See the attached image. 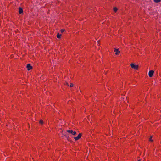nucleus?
I'll list each match as a JSON object with an SVG mask.
<instances>
[{
    "label": "nucleus",
    "instance_id": "nucleus-14",
    "mask_svg": "<svg viewBox=\"0 0 161 161\" xmlns=\"http://www.w3.org/2000/svg\"><path fill=\"white\" fill-rule=\"evenodd\" d=\"M65 137L68 140L69 138V137L65 135Z\"/></svg>",
    "mask_w": 161,
    "mask_h": 161
},
{
    "label": "nucleus",
    "instance_id": "nucleus-5",
    "mask_svg": "<svg viewBox=\"0 0 161 161\" xmlns=\"http://www.w3.org/2000/svg\"><path fill=\"white\" fill-rule=\"evenodd\" d=\"M26 67L28 70H30L32 68V67L31 66V65L30 64H27Z\"/></svg>",
    "mask_w": 161,
    "mask_h": 161
},
{
    "label": "nucleus",
    "instance_id": "nucleus-15",
    "mask_svg": "<svg viewBox=\"0 0 161 161\" xmlns=\"http://www.w3.org/2000/svg\"><path fill=\"white\" fill-rule=\"evenodd\" d=\"M70 86V87H73V84L72 83H71Z\"/></svg>",
    "mask_w": 161,
    "mask_h": 161
},
{
    "label": "nucleus",
    "instance_id": "nucleus-7",
    "mask_svg": "<svg viewBox=\"0 0 161 161\" xmlns=\"http://www.w3.org/2000/svg\"><path fill=\"white\" fill-rule=\"evenodd\" d=\"M114 51L116 52L115 54L116 55L118 54V53L119 52V49H118L114 48Z\"/></svg>",
    "mask_w": 161,
    "mask_h": 161
},
{
    "label": "nucleus",
    "instance_id": "nucleus-8",
    "mask_svg": "<svg viewBox=\"0 0 161 161\" xmlns=\"http://www.w3.org/2000/svg\"><path fill=\"white\" fill-rule=\"evenodd\" d=\"M61 36V34H59V33H58L57 35V37L58 38L60 39V38Z\"/></svg>",
    "mask_w": 161,
    "mask_h": 161
},
{
    "label": "nucleus",
    "instance_id": "nucleus-1",
    "mask_svg": "<svg viewBox=\"0 0 161 161\" xmlns=\"http://www.w3.org/2000/svg\"><path fill=\"white\" fill-rule=\"evenodd\" d=\"M130 66L132 68L136 70H137L138 68V65H135L133 63L131 64Z\"/></svg>",
    "mask_w": 161,
    "mask_h": 161
},
{
    "label": "nucleus",
    "instance_id": "nucleus-17",
    "mask_svg": "<svg viewBox=\"0 0 161 161\" xmlns=\"http://www.w3.org/2000/svg\"><path fill=\"white\" fill-rule=\"evenodd\" d=\"M99 41H97V44H99Z\"/></svg>",
    "mask_w": 161,
    "mask_h": 161
},
{
    "label": "nucleus",
    "instance_id": "nucleus-10",
    "mask_svg": "<svg viewBox=\"0 0 161 161\" xmlns=\"http://www.w3.org/2000/svg\"><path fill=\"white\" fill-rule=\"evenodd\" d=\"M114 10L115 12H116L117 10V8L116 7L114 8Z\"/></svg>",
    "mask_w": 161,
    "mask_h": 161
},
{
    "label": "nucleus",
    "instance_id": "nucleus-3",
    "mask_svg": "<svg viewBox=\"0 0 161 161\" xmlns=\"http://www.w3.org/2000/svg\"><path fill=\"white\" fill-rule=\"evenodd\" d=\"M154 73L153 70H150L149 71L148 73V75L149 77H152Z\"/></svg>",
    "mask_w": 161,
    "mask_h": 161
},
{
    "label": "nucleus",
    "instance_id": "nucleus-9",
    "mask_svg": "<svg viewBox=\"0 0 161 161\" xmlns=\"http://www.w3.org/2000/svg\"><path fill=\"white\" fill-rule=\"evenodd\" d=\"M154 2L155 3H159V2L161 0H153Z\"/></svg>",
    "mask_w": 161,
    "mask_h": 161
},
{
    "label": "nucleus",
    "instance_id": "nucleus-13",
    "mask_svg": "<svg viewBox=\"0 0 161 161\" xmlns=\"http://www.w3.org/2000/svg\"><path fill=\"white\" fill-rule=\"evenodd\" d=\"M152 136H151L150 138H149V141L151 142L153 141V140L152 139Z\"/></svg>",
    "mask_w": 161,
    "mask_h": 161
},
{
    "label": "nucleus",
    "instance_id": "nucleus-6",
    "mask_svg": "<svg viewBox=\"0 0 161 161\" xmlns=\"http://www.w3.org/2000/svg\"><path fill=\"white\" fill-rule=\"evenodd\" d=\"M19 14H21L23 12V10L22 8L20 7H19Z\"/></svg>",
    "mask_w": 161,
    "mask_h": 161
},
{
    "label": "nucleus",
    "instance_id": "nucleus-16",
    "mask_svg": "<svg viewBox=\"0 0 161 161\" xmlns=\"http://www.w3.org/2000/svg\"><path fill=\"white\" fill-rule=\"evenodd\" d=\"M65 84L68 86H69V85L68 83L66 82Z\"/></svg>",
    "mask_w": 161,
    "mask_h": 161
},
{
    "label": "nucleus",
    "instance_id": "nucleus-12",
    "mask_svg": "<svg viewBox=\"0 0 161 161\" xmlns=\"http://www.w3.org/2000/svg\"><path fill=\"white\" fill-rule=\"evenodd\" d=\"M65 31V29H62L60 31L61 33H63Z\"/></svg>",
    "mask_w": 161,
    "mask_h": 161
},
{
    "label": "nucleus",
    "instance_id": "nucleus-2",
    "mask_svg": "<svg viewBox=\"0 0 161 161\" xmlns=\"http://www.w3.org/2000/svg\"><path fill=\"white\" fill-rule=\"evenodd\" d=\"M67 132H68L69 134H71L75 136L76 134V132L74 131H73L72 130H67Z\"/></svg>",
    "mask_w": 161,
    "mask_h": 161
},
{
    "label": "nucleus",
    "instance_id": "nucleus-4",
    "mask_svg": "<svg viewBox=\"0 0 161 161\" xmlns=\"http://www.w3.org/2000/svg\"><path fill=\"white\" fill-rule=\"evenodd\" d=\"M81 135H82L81 134V133L79 134V135H78V136L77 137H74L75 140V141H76V140H78L81 137Z\"/></svg>",
    "mask_w": 161,
    "mask_h": 161
},
{
    "label": "nucleus",
    "instance_id": "nucleus-11",
    "mask_svg": "<svg viewBox=\"0 0 161 161\" xmlns=\"http://www.w3.org/2000/svg\"><path fill=\"white\" fill-rule=\"evenodd\" d=\"M39 123L41 124H42L43 123V120H41L39 121Z\"/></svg>",
    "mask_w": 161,
    "mask_h": 161
}]
</instances>
